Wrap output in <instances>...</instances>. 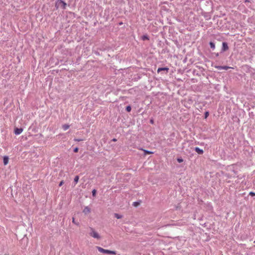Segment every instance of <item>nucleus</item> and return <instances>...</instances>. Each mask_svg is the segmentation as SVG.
Listing matches in <instances>:
<instances>
[{
    "label": "nucleus",
    "instance_id": "f257e3e1",
    "mask_svg": "<svg viewBox=\"0 0 255 255\" xmlns=\"http://www.w3.org/2000/svg\"><path fill=\"white\" fill-rule=\"evenodd\" d=\"M97 250L101 253H103L106 254H113L116 255V252L115 251H110L108 250H105L100 247H96Z\"/></svg>",
    "mask_w": 255,
    "mask_h": 255
},
{
    "label": "nucleus",
    "instance_id": "f03ea898",
    "mask_svg": "<svg viewBox=\"0 0 255 255\" xmlns=\"http://www.w3.org/2000/svg\"><path fill=\"white\" fill-rule=\"evenodd\" d=\"M56 6H60L63 9L66 8V3L62 0H58L56 2Z\"/></svg>",
    "mask_w": 255,
    "mask_h": 255
},
{
    "label": "nucleus",
    "instance_id": "7ed1b4c3",
    "mask_svg": "<svg viewBox=\"0 0 255 255\" xmlns=\"http://www.w3.org/2000/svg\"><path fill=\"white\" fill-rule=\"evenodd\" d=\"M90 235L94 238L99 239L100 236L93 229L91 228V232L89 233Z\"/></svg>",
    "mask_w": 255,
    "mask_h": 255
},
{
    "label": "nucleus",
    "instance_id": "20e7f679",
    "mask_svg": "<svg viewBox=\"0 0 255 255\" xmlns=\"http://www.w3.org/2000/svg\"><path fill=\"white\" fill-rule=\"evenodd\" d=\"M229 49V47H228V44L227 42H223L222 43V49H221V52H224L226 51H227V50H228Z\"/></svg>",
    "mask_w": 255,
    "mask_h": 255
},
{
    "label": "nucleus",
    "instance_id": "39448f33",
    "mask_svg": "<svg viewBox=\"0 0 255 255\" xmlns=\"http://www.w3.org/2000/svg\"><path fill=\"white\" fill-rule=\"evenodd\" d=\"M215 68H216V69H218V70H227L230 68H231V67H229V66H217V65H215L214 66Z\"/></svg>",
    "mask_w": 255,
    "mask_h": 255
},
{
    "label": "nucleus",
    "instance_id": "423d86ee",
    "mask_svg": "<svg viewBox=\"0 0 255 255\" xmlns=\"http://www.w3.org/2000/svg\"><path fill=\"white\" fill-rule=\"evenodd\" d=\"M23 131V129L22 128H15L14 130V133L16 135L20 134Z\"/></svg>",
    "mask_w": 255,
    "mask_h": 255
},
{
    "label": "nucleus",
    "instance_id": "0eeeda50",
    "mask_svg": "<svg viewBox=\"0 0 255 255\" xmlns=\"http://www.w3.org/2000/svg\"><path fill=\"white\" fill-rule=\"evenodd\" d=\"M169 70V69L168 67H161V68H158L157 71L158 73H159L161 71H166V73H168Z\"/></svg>",
    "mask_w": 255,
    "mask_h": 255
},
{
    "label": "nucleus",
    "instance_id": "6e6552de",
    "mask_svg": "<svg viewBox=\"0 0 255 255\" xmlns=\"http://www.w3.org/2000/svg\"><path fill=\"white\" fill-rule=\"evenodd\" d=\"M90 212L91 209L88 206L85 207L83 211V212L85 215L89 214V213H90Z\"/></svg>",
    "mask_w": 255,
    "mask_h": 255
},
{
    "label": "nucleus",
    "instance_id": "1a4fd4ad",
    "mask_svg": "<svg viewBox=\"0 0 255 255\" xmlns=\"http://www.w3.org/2000/svg\"><path fill=\"white\" fill-rule=\"evenodd\" d=\"M195 151L197 152L199 154H202L204 152L202 149L198 147H195L194 148Z\"/></svg>",
    "mask_w": 255,
    "mask_h": 255
},
{
    "label": "nucleus",
    "instance_id": "9d476101",
    "mask_svg": "<svg viewBox=\"0 0 255 255\" xmlns=\"http://www.w3.org/2000/svg\"><path fill=\"white\" fill-rule=\"evenodd\" d=\"M3 164L4 165H6L8 163V157L7 156H4L3 157Z\"/></svg>",
    "mask_w": 255,
    "mask_h": 255
},
{
    "label": "nucleus",
    "instance_id": "9b49d317",
    "mask_svg": "<svg viewBox=\"0 0 255 255\" xmlns=\"http://www.w3.org/2000/svg\"><path fill=\"white\" fill-rule=\"evenodd\" d=\"M209 45L210 46L211 48L214 50L215 49V44L214 42L210 41L209 42Z\"/></svg>",
    "mask_w": 255,
    "mask_h": 255
},
{
    "label": "nucleus",
    "instance_id": "f8f14e48",
    "mask_svg": "<svg viewBox=\"0 0 255 255\" xmlns=\"http://www.w3.org/2000/svg\"><path fill=\"white\" fill-rule=\"evenodd\" d=\"M141 39L142 40H149V37L148 36V35L147 34H145V35H143V36H142L141 37Z\"/></svg>",
    "mask_w": 255,
    "mask_h": 255
},
{
    "label": "nucleus",
    "instance_id": "ddd939ff",
    "mask_svg": "<svg viewBox=\"0 0 255 255\" xmlns=\"http://www.w3.org/2000/svg\"><path fill=\"white\" fill-rule=\"evenodd\" d=\"M79 177L78 175L76 176L74 179V182L75 183V185H76L78 181H79Z\"/></svg>",
    "mask_w": 255,
    "mask_h": 255
},
{
    "label": "nucleus",
    "instance_id": "4468645a",
    "mask_svg": "<svg viewBox=\"0 0 255 255\" xmlns=\"http://www.w3.org/2000/svg\"><path fill=\"white\" fill-rule=\"evenodd\" d=\"M69 125H64L62 127L63 128V129L64 130H66L67 129H68L69 128Z\"/></svg>",
    "mask_w": 255,
    "mask_h": 255
},
{
    "label": "nucleus",
    "instance_id": "2eb2a0df",
    "mask_svg": "<svg viewBox=\"0 0 255 255\" xmlns=\"http://www.w3.org/2000/svg\"><path fill=\"white\" fill-rule=\"evenodd\" d=\"M115 217H116L117 219H121L122 218V216L119 214L116 213L115 214Z\"/></svg>",
    "mask_w": 255,
    "mask_h": 255
},
{
    "label": "nucleus",
    "instance_id": "dca6fc26",
    "mask_svg": "<svg viewBox=\"0 0 255 255\" xmlns=\"http://www.w3.org/2000/svg\"><path fill=\"white\" fill-rule=\"evenodd\" d=\"M131 109V107H130V106H128L126 107V111H127V112H130Z\"/></svg>",
    "mask_w": 255,
    "mask_h": 255
},
{
    "label": "nucleus",
    "instance_id": "f3484780",
    "mask_svg": "<svg viewBox=\"0 0 255 255\" xmlns=\"http://www.w3.org/2000/svg\"><path fill=\"white\" fill-rule=\"evenodd\" d=\"M72 222L77 226L79 225V223L78 222H76V221L75 220V218L74 217L72 218Z\"/></svg>",
    "mask_w": 255,
    "mask_h": 255
},
{
    "label": "nucleus",
    "instance_id": "a211bd4d",
    "mask_svg": "<svg viewBox=\"0 0 255 255\" xmlns=\"http://www.w3.org/2000/svg\"><path fill=\"white\" fill-rule=\"evenodd\" d=\"M177 160L179 163H181L183 161V159L182 158H178Z\"/></svg>",
    "mask_w": 255,
    "mask_h": 255
},
{
    "label": "nucleus",
    "instance_id": "6ab92c4d",
    "mask_svg": "<svg viewBox=\"0 0 255 255\" xmlns=\"http://www.w3.org/2000/svg\"><path fill=\"white\" fill-rule=\"evenodd\" d=\"M92 195L93 196H95L96 195V189H93L92 190Z\"/></svg>",
    "mask_w": 255,
    "mask_h": 255
},
{
    "label": "nucleus",
    "instance_id": "aec40b11",
    "mask_svg": "<svg viewBox=\"0 0 255 255\" xmlns=\"http://www.w3.org/2000/svg\"><path fill=\"white\" fill-rule=\"evenodd\" d=\"M78 150H79V148L77 147L74 148V149H73V151L74 152H77L78 151Z\"/></svg>",
    "mask_w": 255,
    "mask_h": 255
},
{
    "label": "nucleus",
    "instance_id": "412c9836",
    "mask_svg": "<svg viewBox=\"0 0 255 255\" xmlns=\"http://www.w3.org/2000/svg\"><path fill=\"white\" fill-rule=\"evenodd\" d=\"M249 195L252 196H255V193L253 191H251L249 193Z\"/></svg>",
    "mask_w": 255,
    "mask_h": 255
},
{
    "label": "nucleus",
    "instance_id": "4be33fe9",
    "mask_svg": "<svg viewBox=\"0 0 255 255\" xmlns=\"http://www.w3.org/2000/svg\"><path fill=\"white\" fill-rule=\"evenodd\" d=\"M208 116H209V112H206L205 113V118H207Z\"/></svg>",
    "mask_w": 255,
    "mask_h": 255
},
{
    "label": "nucleus",
    "instance_id": "5701e85b",
    "mask_svg": "<svg viewBox=\"0 0 255 255\" xmlns=\"http://www.w3.org/2000/svg\"><path fill=\"white\" fill-rule=\"evenodd\" d=\"M74 140V141H78V142L83 140V139H78V138H75Z\"/></svg>",
    "mask_w": 255,
    "mask_h": 255
},
{
    "label": "nucleus",
    "instance_id": "b1692460",
    "mask_svg": "<svg viewBox=\"0 0 255 255\" xmlns=\"http://www.w3.org/2000/svg\"><path fill=\"white\" fill-rule=\"evenodd\" d=\"M139 203L138 202H133V205H134V206H137L138 205H139Z\"/></svg>",
    "mask_w": 255,
    "mask_h": 255
},
{
    "label": "nucleus",
    "instance_id": "393cba45",
    "mask_svg": "<svg viewBox=\"0 0 255 255\" xmlns=\"http://www.w3.org/2000/svg\"><path fill=\"white\" fill-rule=\"evenodd\" d=\"M64 184V181L62 180L61 181L59 184V186H61L63 184Z\"/></svg>",
    "mask_w": 255,
    "mask_h": 255
},
{
    "label": "nucleus",
    "instance_id": "a878e982",
    "mask_svg": "<svg viewBox=\"0 0 255 255\" xmlns=\"http://www.w3.org/2000/svg\"><path fill=\"white\" fill-rule=\"evenodd\" d=\"M213 54H214L216 57H218L219 56V53H214Z\"/></svg>",
    "mask_w": 255,
    "mask_h": 255
},
{
    "label": "nucleus",
    "instance_id": "bb28decb",
    "mask_svg": "<svg viewBox=\"0 0 255 255\" xmlns=\"http://www.w3.org/2000/svg\"><path fill=\"white\" fill-rule=\"evenodd\" d=\"M150 123L151 124H154V120L153 119L150 120Z\"/></svg>",
    "mask_w": 255,
    "mask_h": 255
},
{
    "label": "nucleus",
    "instance_id": "cd10ccee",
    "mask_svg": "<svg viewBox=\"0 0 255 255\" xmlns=\"http://www.w3.org/2000/svg\"><path fill=\"white\" fill-rule=\"evenodd\" d=\"M145 152L148 153H151V152H150V151H149L148 150H145Z\"/></svg>",
    "mask_w": 255,
    "mask_h": 255
},
{
    "label": "nucleus",
    "instance_id": "c85d7f7f",
    "mask_svg": "<svg viewBox=\"0 0 255 255\" xmlns=\"http://www.w3.org/2000/svg\"><path fill=\"white\" fill-rule=\"evenodd\" d=\"M113 140L115 141H116V140H117V139H116V138H114V139H113Z\"/></svg>",
    "mask_w": 255,
    "mask_h": 255
},
{
    "label": "nucleus",
    "instance_id": "c756f323",
    "mask_svg": "<svg viewBox=\"0 0 255 255\" xmlns=\"http://www.w3.org/2000/svg\"><path fill=\"white\" fill-rule=\"evenodd\" d=\"M249 1L248 0H246L245 2Z\"/></svg>",
    "mask_w": 255,
    "mask_h": 255
},
{
    "label": "nucleus",
    "instance_id": "7c9ffc66",
    "mask_svg": "<svg viewBox=\"0 0 255 255\" xmlns=\"http://www.w3.org/2000/svg\"><path fill=\"white\" fill-rule=\"evenodd\" d=\"M254 243H255V241H254Z\"/></svg>",
    "mask_w": 255,
    "mask_h": 255
},
{
    "label": "nucleus",
    "instance_id": "2f4dec72",
    "mask_svg": "<svg viewBox=\"0 0 255 255\" xmlns=\"http://www.w3.org/2000/svg\"><path fill=\"white\" fill-rule=\"evenodd\" d=\"M221 255H223L222 254Z\"/></svg>",
    "mask_w": 255,
    "mask_h": 255
}]
</instances>
